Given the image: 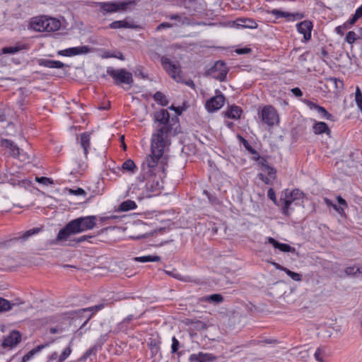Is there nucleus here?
Listing matches in <instances>:
<instances>
[{
	"mask_svg": "<svg viewBox=\"0 0 362 362\" xmlns=\"http://www.w3.org/2000/svg\"><path fill=\"white\" fill-rule=\"evenodd\" d=\"M41 228H33L32 229H30L23 233V234L20 238H22L23 240H26L31 235L38 233L41 230Z\"/></svg>",
	"mask_w": 362,
	"mask_h": 362,
	"instance_id": "37",
	"label": "nucleus"
},
{
	"mask_svg": "<svg viewBox=\"0 0 362 362\" xmlns=\"http://www.w3.org/2000/svg\"><path fill=\"white\" fill-rule=\"evenodd\" d=\"M345 273L347 275H354L357 273H361V267H349L346 268Z\"/></svg>",
	"mask_w": 362,
	"mask_h": 362,
	"instance_id": "45",
	"label": "nucleus"
},
{
	"mask_svg": "<svg viewBox=\"0 0 362 362\" xmlns=\"http://www.w3.org/2000/svg\"><path fill=\"white\" fill-rule=\"evenodd\" d=\"M203 300L209 303H220L223 301V298L221 294H212L203 298Z\"/></svg>",
	"mask_w": 362,
	"mask_h": 362,
	"instance_id": "32",
	"label": "nucleus"
},
{
	"mask_svg": "<svg viewBox=\"0 0 362 362\" xmlns=\"http://www.w3.org/2000/svg\"><path fill=\"white\" fill-rule=\"evenodd\" d=\"M303 198V192L298 189H293L291 192L288 191V189H286L284 192V197H281L279 199V202L283 205L282 209L284 214L287 215L291 204L295 202L296 204H297L298 202L300 200L302 201Z\"/></svg>",
	"mask_w": 362,
	"mask_h": 362,
	"instance_id": "4",
	"label": "nucleus"
},
{
	"mask_svg": "<svg viewBox=\"0 0 362 362\" xmlns=\"http://www.w3.org/2000/svg\"><path fill=\"white\" fill-rule=\"evenodd\" d=\"M240 140L242 141L244 146L248 150L249 148L250 147L248 141L241 136H240Z\"/></svg>",
	"mask_w": 362,
	"mask_h": 362,
	"instance_id": "61",
	"label": "nucleus"
},
{
	"mask_svg": "<svg viewBox=\"0 0 362 362\" xmlns=\"http://www.w3.org/2000/svg\"><path fill=\"white\" fill-rule=\"evenodd\" d=\"M69 193L74 195H85L86 192L82 188H78L77 189H70Z\"/></svg>",
	"mask_w": 362,
	"mask_h": 362,
	"instance_id": "50",
	"label": "nucleus"
},
{
	"mask_svg": "<svg viewBox=\"0 0 362 362\" xmlns=\"http://www.w3.org/2000/svg\"><path fill=\"white\" fill-rule=\"evenodd\" d=\"M225 102V97L222 94L211 98L206 103V108L209 112H214L221 109Z\"/></svg>",
	"mask_w": 362,
	"mask_h": 362,
	"instance_id": "11",
	"label": "nucleus"
},
{
	"mask_svg": "<svg viewBox=\"0 0 362 362\" xmlns=\"http://www.w3.org/2000/svg\"><path fill=\"white\" fill-rule=\"evenodd\" d=\"M105 305L104 303H100L98 305H94L92 307L78 310V311H76V313L81 314L82 313L91 312V314L89 315V316L86 318V321L84 322V324H86L88 322V321L92 317V316L94 313L103 309L105 308Z\"/></svg>",
	"mask_w": 362,
	"mask_h": 362,
	"instance_id": "24",
	"label": "nucleus"
},
{
	"mask_svg": "<svg viewBox=\"0 0 362 362\" xmlns=\"http://www.w3.org/2000/svg\"><path fill=\"white\" fill-rule=\"evenodd\" d=\"M96 221L95 216H88L69 221L59 231L55 243L68 240L71 235L93 229L96 226Z\"/></svg>",
	"mask_w": 362,
	"mask_h": 362,
	"instance_id": "1",
	"label": "nucleus"
},
{
	"mask_svg": "<svg viewBox=\"0 0 362 362\" xmlns=\"http://www.w3.org/2000/svg\"><path fill=\"white\" fill-rule=\"evenodd\" d=\"M355 100L358 108L362 112V93L359 88V87H356V93H355Z\"/></svg>",
	"mask_w": 362,
	"mask_h": 362,
	"instance_id": "39",
	"label": "nucleus"
},
{
	"mask_svg": "<svg viewBox=\"0 0 362 362\" xmlns=\"http://www.w3.org/2000/svg\"><path fill=\"white\" fill-rule=\"evenodd\" d=\"M68 357H66L65 355H64L62 353L59 356L57 362H63L64 360H66Z\"/></svg>",
	"mask_w": 362,
	"mask_h": 362,
	"instance_id": "64",
	"label": "nucleus"
},
{
	"mask_svg": "<svg viewBox=\"0 0 362 362\" xmlns=\"http://www.w3.org/2000/svg\"><path fill=\"white\" fill-rule=\"evenodd\" d=\"M327 356L322 348H317L314 354L315 358L319 362H325L324 358Z\"/></svg>",
	"mask_w": 362,
	"mask_h": 362,
	"instance_id": "36",
	"label": "nucleus"
},
{
	"mask_svg": "<svg viewBox=\"0 0 362 362\" xmlns=\"http://www.w3.org/2000/svg\"><path fill=\"white\" fill-rule=\"evenodd\" d=\"M251 52V49L250 48H247V47H245V48H241V49H237L235 50V52L238 54H248Z\"/></svg>",
	"mask_w": 362,
	"mask_h": 362,
	"instance_id": "53",
	"label": "nucleus"
},
{
	"mask_svg": "<svg viewBox=\"0 0 362 362\" xmlns=\"http://www.w3.org/2000/svg\"><path fill=\"white\" fill-rule=\"evenodd\" d=\"M358 37H357V35L356 34L355 32L354 31H349L348 32V33L346 34V38H345V40L349 43V44H353L356 40H357Z\"/></svg>",
	"mask_w": 362,
	"mask_h": 362,
	"instance_id": "43",
	"label": "nucleus"
},
{
	"mask_svg": "<svg viewBox=\"0 0 362 362\" xmlns=\"http://www.w3.org/2000/svg\"><path fill=\"white\" fill-rule=\"evenodd\" d=\"M136 206L135 202L128 199L120 204L117 211H128L129 210L135 209Z\"/></svg>",
	"mask_w": 362,
	"mask_h": 362,
	"instance_id": "28",
	"label": "nucleus"
},
{
	"mask_svg": "<svg viewBox=\"0 0 362 362\" xmlns=\"http://www.w3.org/2000/svg\"><path fill=\"white\" fill-rule=\"evenodd\" d=\"M160 62L164 69L168 72L170 76L175 79L176 81H180L181 79V71L178 63L173 62L165 56L161 57Z\"/></svg>",
	"mask_w": 362,
	"mask_h": 362,
	"instance_id": "7",
	"label": "nucleus"
},
{
	"mask_svg": "<svg viewBox=\"0 0 362 362\" xmlns=\"http://www.w3.org/2000/svg\"><path fill=\"white\" fill-rule=\"evenodd\" d=\"M242 110L240 107L233 105L226 112V115L231 119L240 118Z\"/></svg>",
	"mask_w": 362,
	"mask_h": 362,
	"instance_id": "29",
	"label": "nucleus"
},
{
	"mask_svg": "<svg viewBox=\"0 0 362 362\" xmlns=\"http://www.w3.org/2000/svg\"><path fill=\"white\" fill-rule=\"evenodd\" d=\"M172 352L175 353L177 351L179 348V341L175 337H173L172 339Z\"/></svg>",
	"mask_w": 362,
	"mask_h": 362,
	"instance_id": "48",
	"label": "nucleus"
},
{
	"mask_svg": "<svg viewBox=\"0 0 362 362\" xmlns=\"http://www.w3.org/2000/svg\"><path fill=\"white\" fill-rule=\"evenodd\" d=\"M49 345V343H45L43 344L38 345L35 348L33 349L28 354H26L25 356H23V358H22V362L28 361L35 354L40 352L44 348L47 347Z\"/></svg>",
	"mask_w": 362,
	"mask_h": 362,
	"instance_id": "27",
	"label": "nucleus"
},
{
	"mask_svg": "<svg viewBox=\"0 0 362 362\" xmlns=\"http://www.w3.org/2000/svg\"><path fill=\"white\" fill-rule=\"evenodd\" d=\"M304 103L310 110H317V112L321 115L322 118L330 121L334 120V117L332 116V115L329 113L323 107H321L317 105L316 103H314L312 101L308 100H305Z\"/></svg>",
	"mask_w": 362,
	"mask_h": 362,
	"instance_id": "14",
	"label": "nucleus"
},
{
	"mask_svg": "<svg viewBox=\"0 0 362 362\" xmlns=\"http://www.w3.org/2000/svg\"><path fill=\"white\" fill-rule=\"evenodd\" d=\"M267 196L271 200H272L274 202V204H277L276 194L272 188L269 189L268 192H267Z\"/></svg>",
	"mask_w": 362,
	"mask_h": 362,
	"instance_id": "49",
	"label": "nucleus"
},
{
	"mask_svg": "<svg viewBox=\"0 0 362 362\" xmlns=\"http://www.w3.org/2000/svg\"><path fill=\"white\" fill-rule=\"evenodd\" d=\"M155 121L158 123L157 129L153 134L152 139H161L163 141L170 142L168 137L171 134L173 119H170V113L166 110H161L156 112ZM175 122L174 123V124Z\"/></svg>",
	"mask_w": 362,
	"mask_h": 362,
	"instance_id": "2",
	"label": "nucleus"
},
{
	"mask_svg": "<svg viewBox=\"0 0 362 362\" xmlns=\"http://www.w3.org/2000/svg\"><path fill=\"white\" fill-rule=\"evenodd\" d=\"M38 64L40 66L52 69H61L65 66V64L60 61H54L45 59H39Z\"/></svg>",
	"mask_w": 362,
	"mask_h": 362,
	"instance_id": "21",
	"label": "nucleus"
},
{
	"mask_svg": "<svg viewBox=\"0 0 362 362\" xmlns=\"http://www.w3.org/2000/svg\"><path fill=\"white\" fill-rule=\"evenodd\" d=\"M262 121L269 126H273L279 122V115L271 105L264 106L261 112Z\"/></svg>",
	"mask_w": 362,
	"mask_h": 362,
	"instance_id": "8",
	"label": "nucleus"
},
{
	"mask_svg": "<svg viewBox=\"0 0 362 362\" xmlns=\"http://www.w3.org/2000/svg\"><path fill=\"white\" fill-rule=\"evenodd\" d=\"M313 132L315 134H321L325 133L327 135H330L331 130L327 124L324 122H317L313 124Z\"/></svg>",
	"mask_w": 362,
	"mask_h": 362,
	"instance_id": "23",
	"label": "nucleus"
},
{
	"mask_svg": "<svg viewBox=\"0 0 362 362\" xmlns=\"http://www.w3.org/2000/svg\"><path fill=\"white\" fill-rule=\"evenodd\" d=\"M136 168V166L134 161L131 159L127 160L123 163L122 165V169L124 171H127L129 173H134V170Z\"/></svg>",
	"mask_w": 362,
	"mask_h": 362,
	"instance_id": "33",
	"label": "nucleus"
},
{
	"mask_svg": "<svg viewBox=\"0 0 362 362\" xmlns=\"http://www.w3.org/2000/svg\"><path fill=\"white\" fill-rule=\"evenodd\" d=\"M349 28V26H347L346 23H344L343 25L337 26L335 28V31L337 34L343 35H344V29Z\"/></svg>",
	"mask_w": 362,
	"mask_h": 362,
	"instance_id": "52",
	"label": "nucleus"
},
{
	"mask_svg": "<svg viewBox=\"0 0 362 362\" xmlns=\"http://www.w3.org/2000/svg\"><path fill=\"white\" fill-rule=\"evenodd\" d=\"M110 27L112 29L117 28H133L134 26L130 25L128 22L125 21H117L112 22Z\"/></svg>",
	"mask_w": 362,
	"mask_h": 362,
	"instance_id": "31",
	"label": "nucleus"
},
{
	"mask_svg": "<svg viewBox=\"0 0 362 362\" xmlns=\"http://www.w3.org/2000/svg\"><path fill=\"white\" fill-rule=\"evenodd\" d=\"M15 304H11V303L0 297V312H5L11 309L12 306Z\"/></svg>",
	"mask_w": 362,
	"mask_h": 362,
	"instance_id": "35",
	"label": "nucleus"
},
{
	"mask_svg": "<svg viewBox=\"0 0 362 362\" xmlns=\"http://www.w3.org/2000/svg\"><path fill=\"white\" fill-rule=\"evenodd\" d=\"M153 98L156 101L159 102L163 106H166L168 105V100L165 95L160 91H158L154 94Z\"/></svg>",
	"mask_w": 362,
	"mask_h": 362,
	"instance_id": "34",
	"label": "nucleus"
},
{
	"mask_svg": "<svg viewBox=\"0 0 362 362\" xmlns=\"http://www.w3.org/2000/svg\"><path fill=\"white\" fill-rule=\"evenodd\" d=\"M1 146L8 149L9 151V154L13 157H17L20 153L19 148L11 140L1 139Z\"/></svg>",
	"mask_w": 362,
	"mask_h": 362,
	"instance_id": "18",
	"label": "nucleus"
},
{
	"mask_svg": "<svg viewBox=\"0 0 362 362\" xmlns=\"http://www.w3.org/2000/svg\"><path fill=\"white\" fill-rule=\"evenodd\" d=\"M146 187L148 192L158 193L163 187V182L156 176L151 177L146 184Z\"/></svg>",
	"mask_w": 362,
	"mask_h": 362,
	"instance_id": "15",
	"label": "nucleus"
},
{
	"mask_svg": "<svg viewBox=\"0 0 362 362\" xmlns=\"http://www.w3.org/2000/svg\"><path fill=\"white\" fill-rule=\"evenodd\" d=\"M356 18H360L362 16V5L358 8L354 13Z\"/></svg>",
	"mask_w": 362,
	"mask_h": 362,
	"instance_id": "58",
	"label": "nucleus"
},
{
	"mask_svg": "<svg viewBox=\"0 0 362 362\" xmlns=\"http://www.w3.org/2000/svg\"><path fill=\"white\" fill-rule=\"evenodd\" d=\"M46 22L47 17L46 16H40L33 18L30 23V27L38 32H44L46 29Z\"/></svg>",
	"mask_w": 362,
	"mask_h": 362,
	"instance_id": "17",
	"label": "nucleus"
},
{
	"mask_svg": "<svg viewBox=\"0 0 362 362\" xmlns=\"http://www.w3.org/2000/svg\"><path fill=\"white\" fill-rule=\"evenodd\" d=\"M189 359L195 362H209L214 361L216 357L209 354L199 353L198 354H192Z\"/></svg>",
	"mask_w": 362,
	"mask_h": 362,
	"instance_id": "22",
	"label": "nucleus"
},
{
	"mask_svg": "<svg viewBox=\"0 0 362 362\" xmlns=\"http://www.w3.org/2000/svg\"><path fill=\"white\" fill-rule=\"evenodd\" d=\"M68 357H66L65 355H64L62 353L59 356L57 362H63L64 360H66Z\"/></svg>",
	"mask_w": 362,
	"mask_h": 362,
	"instance_id": "63",
	"label": "nucleus"
},
{
	"mask_svg": "<svg viewBox=\"0 0 362 362\" xmlns=\"http://www.w3.org/2000/svg\"><path fill=\"white\" fill-rule=\"evenodd\" d=\"M45 24H46L45 31H47V32L56 31V30H59L61 26L60 21L54 18L47 17V22Z\"/></svg>",
	"mask_w": 362,
	"mask_h": 362,
	"instance_id": "25",
	"label": "nucleus"
},
{
	"mask_svg": "<svg viewBox=\"0 0 362 362\" xmlns=\"http://www.w3.org/2000/svg\"><path fill=\"white\" fill-rule=\"evenodd\" d=\"M337 200H338V202L340 204L344 205L345 206H347V204H346V201L343 198H341V197H337Z\"/></svg>",
	"mask_w": 362,
	"mask_h": 362,
	"instance_id": "62",
	"label": "nucleus"
},
{
	"mask_svg": "<svg viewBox=\"0 0 362 362\" xmlns=\"http://www.w3.org/2000/svg\"><path fill=\"white\" fill-rule=\"evenodd\" d=\"M228 69L223 62L218 61L208 71V74L220 81H224L226 78Z\"/></svg>",
	"mask_w": 362,
	"mask_h": 362,
	"instance_id": "9",
	"label": "nucleus"
},
{
	"mask_svg": "<svg viewBox=\"0 0 362 362\" xmlns=\"http://www.w3.org/2000/svg\"><path fill=\"white\" fill-rule=\"evenodd\" d=\"M238 27H243L245 28H256L257 23L252 19L239 18L235 21Z\"/></svg>",
	"mask_w": 362,
	"mask_h": 362,
	"instance_id": "26",
	"label": "nucleus"
},
{
	"mask_svg": "<svg viewBox=\"0 0 362 362\" xmlns=\"http://www.w3.org/2000/svg\"><path fill=\"white\" fill-rule=\"evenodd\" d=\"M161 139H151V154L146 160V164L151 169L156 167L158 160L163 156L165 148L170 144V142L163 141Z\"/></svg>",
	"mask_w": 362,
	"mask_h": 362,
	"instance_id": "3",
	"label": "nucleus"
},
{
	"mask_svg": "<svg viewBox=\"0 0 362 362\" xmlns=\"http://www.w3.org/2000/svg\"><path fill=\"white\" fill-rule=\"evenodd\" d=\"M327 81L331 85H334L337 89L342 88L344 86L343 81L336 78H329Z\"/></svg>",
	"mask_w": 362,
	"mask_h": 362,
	"instance_id": "40",
	"label": "nucleus"
},
{
	"mask_svg": "<svg viewBox=\"0 0 362 362\" xmlns=\"http://www.w3.org/2000/svg\"><path fill=\"white\" fill-rule=\"evenodd\" d=\"M269 13L274 15L276 18H287L291 16L289 13H286L277 9H273L271 11H269Z\"/></svg>",
	"mask_w": 362,
	"mask_h": 362,
	"instance_id": "42",
	"label": "nucleus"
},
{
	"mask_svg": "<svg viewBox=\"0 0 362 362\" xmlns=\"http://www.w3.org/2000/svg\"><path fill=\"white\" fill-rule=\"evenodd\" d=\"M79 144L81 148L83 149V153L86 158L88 153V149L90 146V134L85 132L80 135Z\"/></svg>",
	"mask_w": 362,
	"mask_h": 362,
	"instance_id": "20",
	"label": "nucleus"
},
{
	"mask_svg": "<svg viewBox=\"0 0 362 362\" xmlns=\"http://www.w3.org/2000/svg\"><path fill=\"white\" fill-rule=\"evenodd\" d=\"M21 49V47L20 46L5 47L2 48L1 52L3 54H14V53L18 52Z\"/></svg>",
	"mask_w": 362,
	"mask_h": 362,
	"instance_id": "38",
	"label": "nucleus"
},
{
	"mask_svg": "<svg viewBox=\"0 0 362 362\" xmlns=\"http://www.w3.org/2000/svg\"><path fill=\"white\" fill-rule=\"evenodd\" d=\"M291 92L296 97H300L303 95V92L298 88H294L291 89Z\"/></svg>",
	"mask_w": 362,
	"mask_h": 362,
	"instance_id": "55",
	"label": "nucleus"
},
{
	"mask_svg": "<svg viewBox=\"0 0 362 362\" xmlns=\"http://www.w3.org/2000/svg\"><path fill=\"white\" fill-rule=\"evenodd\" d=\"M284 272H285L286 274L288 276H289L294 281H299L301 280V275L300 274H298V273H296L294 272H292V271L288 269L287 268L284 269Z\"/></svg>",
	"mask_w": 362,
	"mask_h": 362,
	"instance_id": "41",
	"label": "nucleus"
},
{
	"mask_svg": "<svg viewBox=\"0 0 362 362\" xmlns=\"http://www.w3.org/2000/svg\"><path fill=\"white\" fill-rule=\"evenodd\" d=\"M297 28L300 33L303 34L305 40H308L311 37V30L313 23L309 21H304L297 24Z\"/></svg>",
	"mask_w": 362,
	"mask_h": 362,
	"instance_id": "16",
	"label": "nucleus"
},
{
	"mask_svg": "<svg viewBox=\"0 0 362 362\" xmlns=\"http://www.w3.org/2000/svg\"><path fill=\"white\" fill-rule=\"evenodd\" d=\"M107 73L114 78L115 83L117 85L120 83L131 85L133 82L132 73L124 69H114L112 68H108Z\"/></svg>",
	"mask_w": 362,
	"mask_h": 362,
	"instance_id": "6",
	"label": "nucleus"
},
{
	"mask_svg": "<svg viewBox=\"0 0 362 362\" xmlns=\"http://www.w3.org/2000/svg\"><path fill=\"white\" fill-rule=\"evenodd\" d=\"M358 19V18H356L355 15L353 16V17L347 22L346 23V25H354L356 21Z\"/></svg>",
	"mask_w": 362,
	"mask_h": 362,
	"instance_id": "60",
	"label": "nucleus"
},
{
	"mask_svg": "<svg viewBox=\"0 0 362 362\" xmlns=\"http://www.w3.org/2000/svg\"><path fill=\"white\" fill-rule=\"evenodd\" d=\"M31 182L28 180H22L21 181H18V185L24 187H26V185L29 186Z\"/></svg>",
	"mask_w": 362,
	"mask_h": 362,
	"instance_id": "57",
	"label": "nucleus"
},
{
	"mask_svg": "<svg viewBox=\"0 0 362 362\" xmlns=\"http://www.w3.org/2000/svg\"><path fill=\"white\" fill-rule=\"evenodd\" d=\"M259 165L261 166V173L258 174V177L266 185H272L276 178V170L274 168L268 165L267 161L261 157L257 158Z\"/></svg>",
	"mask_w": 362,
	"mask_h": 362,
	"instance_id": "5",
	"label": "nucleus"
},
{
	"mask_svg": "<svg viewBox=\"0 0 362 362\" xmlns=\"http://www.w3.org/2000/svg\"><path fill=\"white\" fill-rule=\"evenodd\" d=\"M325 202L327 203V205L332 206L333 209L339 214H342L344 213V209L341 206L332 204L328 199H325Z\"/></svg>",
	"mask_w": 362,
	"mask_h": 362,
	"instance_id": "47",
	"label": "nucleus"
},
{
	"mask_svg": "<svg viewBox=\"0 0 362 362\" xmlns=\"http://www.w3.org/2000/svg\"><path fill=\"white\" fill-rule=\"evenodd\" d=\"M131 2H100V8L105 12L113 13L117 11H124Z\"/></svg>",
	"mask_w": 362,
	"mask_h": 362,
	"instance_id": "10",
	"label": "nucleus"
},
{
	"mask_svg": "<svg viewBox=\"0 0 362 362\" xmlns=\"http://www.w3.org/2000/svg\"><path fill=\"white\" fill-rule=\"evenodd\" d=\"M73 339L69 342V346L62 352L64 355H65L66 357H69L70 354H71V346L72 344Z\"/></svg>",
	"mask_w": 362,
	"mask_h": 362,
	"instance_id": "54",
	"label": "nucleus"
},
{
	"mask_svg": "<svg viewBox=\"0 0 362 362\" xmlns=\"http://www.w3.org/2000/svg\"><path fill=\"white\" fill-rule=\"evenodd\" d=\"M89 49H90L87 46L71 47L63 50H59L58 52V54L66 57H71L88 53Z\"/></svg>",
	"mask_w": 362,
	"mask_h": 362,
	"instance_id": "13",
	"label": "nucleus"
},
{
	"mask_svg": "<svg viewBox=\"0 0 362 362\" xmlns=\"http://www.w3.org/2000/svg\"><path fill=\"white\" fill-rule=\"evenodd\" d=\"M166 274H168V275H170L175 279L182 280V279L181 278V275L179 274H174L172 272H166Z\"/></svg>",
	"mask_w": 362,
	"mask_h": 362,
	"instance_id": "59",
	"label": "nucleus"
},
{
	"mask_svg": "<svg viewBox=\"0 0 362 362\" xmlns=\"http://www.w3.org/2000/svg\"><path fill=\"white\" fill-rule=\"evenodd\" d=\"M96 351V347L93 346L88 350H87L85 354H83L82 358L86 359L88 358L91 354H94Z\"/></svg>",
	"mask_w": 362,
	"mask_h": 362,
	"instance_id": "51",
	"label": "nucleus"
},
{
	"mask_svg": "<svg viewBox=\"0 0 362 362\" xmlns=\"http://www.w3.org/2000/svg\"><path fill=\"white\" fill-rule=\"evenodd\" d=\"M134 260L139 262H159L160 261V257L158 255H147L143 257H136Z\"/></svg>",
	"mask_w": 362,
	"mask_h": 362,
	"instance_id": "30",
	"label": "nucleus"
},
{
	"mask_svg": "<svg viewBox=\"0 0 362 362\" xmlns=\"http://www.w3.org/2000/svg\"><path fill=\"white\" fill-rule=\"evenodd\" d=\"M92 236L90 235H83L77 239H74L73 240H71V243H69V245L71 246H74L75 245H76L77 243H82L83 241H86L87 240L88 238H90Z\"/></svg>",
	"mask_w": 362,
	"mask_h": 362,
	"instance_id": "46",
	"label": "nucleus"
},
{
	"mask_svg": "<svg viewBox=\"0 0 362 362\" xmlns=\"http://www.w3.org/2000/svg\"><path fill=\"white\" fill-rule=\"evenodd\" d=\"M268 243L281 252L296 253V250L294 247H291L288 244L281 243L273 238H268Z\"/></svg>",
	"mask_w": 362,
	"mask_h": 362,
	"instance_id": "19",
	"label": "nucleus"
},
{
	"mask_svg": "<svg viewBox=\"0 0 362 362\" xmlns=\"http://www.w3.org/2000/svg\"><path fill=\"white\" fill-rule=\"evenodd\" d=\"M21 340V334L18 331L11 332L4 340L2 346L6 348L16 346Z\"/></svg>",
	"mask_w": 362,
	"mask_h": 362,
	"instance_id": "12",
	"label": "nucleus"
},
{
	"mask_svg": "<svg viewBox=\"0 0 362 362\" xmlns=\"http://www.w3.org/2000/svg\"><path fill=\"white\" fill-rule=\"evenodd\" d=\"M171 25L168 23H162L158 25L156 30H160L162 28H170Z\"/></svg>",
	"mask_w": 362,
	"mask_h": 362,
	"instance_id": "56",
	"label": "nucleus"
},
{
	"mask_svg": "<svg viewBox=\"0 0 362 362\" xmlns=\"http://www.w3.org/2000/svg\"><path fill=\"white\" fill-rule=\"evenodd\" d=\"M35 180L37 182L43 184L45 185H52L54 183L52 179L46 177H36Z\"/></svg>",
	"mask_w": 362,
	"mask_h": 362,
	"instance_id": "44",
	"label": "nucleus"
}]
</instances>
